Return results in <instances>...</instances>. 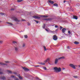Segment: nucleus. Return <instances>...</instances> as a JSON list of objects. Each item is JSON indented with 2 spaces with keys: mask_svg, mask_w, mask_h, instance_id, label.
<instances>
[{
  "mask_svg": "<svg viewBox=\"0 0 80 80\" xmlns=\"http://www.w3.org/2000/svg\"><path fill=\"white\" fill-rule=\"evenodd\" d=\"M11 77H12V78H14V77H15V76L12 75L11 76Z\"/></svg>",
  "mask_w": 80,
  "mask_h": 80,
  "instance_id": "nucleus-35",
  "label": "nucleus"
},
{
  "mask_svg": "<svg viewBox=\"0 0 80 80\" xmlns=\"http://www.w3.org/2000/svg\"><path fill=\"white\" fill-rule=\"evenodd\" d=\"M69 66L71 68H72L74 69H76V67H78V66L77 65H75L73 64H70L69 65Z\"/></svg>",
  "mask_w": 80,
  "mask_h": 80,
  "instance_id": "nucleus-2",
  "label": "nucleus"
},
{
  "mask_svg": "<svg viewBox=\"0 0 80 80\" xmlns=\"http://www.w3.org/2000/svg\"><path fill=\"white\" fill-rule=\"evenodd\" d=\"M5 63H10V62L9 61H5Z\"/></svg>",
  "mask_w": 80,
  "mask_h": 80,
  "instance_id": "nucleus-31",
  "label": "nucleus"
},
{
  "mask_svg": "<svg viewBox=\"0 0 80 80\" xmlns=\"http://www.w3.org/2000/svg\"><path fill=\"white\" fill-rule=\"evenodd\" d=\"M50 58H48L46 60L44 61V63H47V62H48V61H50Z\"/></svg>",
  "mask_w": 80,
  "mask_h": 80,
  "instance_id": "nucleus-9",
  "label": "nucleus"
},
{
  "mask_svg": "<svg viewBox=\"0 0 80 80\" xmlns=\"http://www.w3.org/2000/svg\"><path fill=\"white\" fill-rule=\"evenodd\" d=\"M44 48V51H47V49L46 48V47L45 46H42Z\"/></svg>",
  "mask_w": 80,
  "mask_h": 80,
  "instance_id": "nucleus-18",
  "label": "nucleus"
},
{
  "mask_svg": "<svg viewBox=\"0 0 80 80\" xmlns=\"http://www.w3.org/2000/svg\"><path fill=\"white\" fill-rule=\"evenodd\" d=\"M3 43V41H0V43L2 44Z\"/></svg>",
  "mask_w": 80,
  "mask_h": 80,
  "instance_id": "nucleus-36",
  "label": "nucleus"
},
{
  "mask_svg": "<svg viewBox=\"0 0 80 80\" xmlns=\"http://www.w3.org/2000/svg\"><path fill=\"white\" fill-rule=\"evenodd\" d=\"M74 44H75L76 45H78V44H79V42H78L75 41L74 42Z\"/></svg>",
  "mask_w": 80,
  "mask_h": 80,
  "instance_id": "nucleus-15",
  "label": "nucleus"
},
{
  "mask_svg": "<svg viewBox=\"0 0 80 80\" xmlns=\"http://www.w3.org/2000/svg\"><path fill=\"white\" fill-rule=\"evenodd\" d=\"M66 2H67V1H65V0H64V3H65Z\"/></svg>",
  "mask_w": 80,
  "mask_h": 80,
  "instance_id": "nucleus-50",
  "label": "nucleus"
},
{
  "mask_svg": "<svg viewBox=\"0 0 80 80\" xmlns=\"http://www.w3.org/2000/svg\"><path fill=\"white\" fill-rule=\"evenodd\" d=\"M24 37L25 38H28V36H27V35H24Z\"/></svg>",
  "mask_w": 80,
  "mask_h": 80,
  "instance_id": "nucleus-24",
  "label": "nucleus"
},
{
  "mask_svg": "<svg viewBox=\"0 0 80 80\" xmlns=\"http://www.w3.org/2000/svg\"><path fill=\"white\" fill-rule=\"evenodd\" d=\"M7 23L8 25H13V24H12V23L9 22H8Z\"/></svg>",
  "mask_w": 80,
  "mask_h": 80,
  "instance_id": "nucleus-17",
  "label": "nucleus"
},
{
  "mask_svg": "<svg viewBox=\"0 0 80 80\" xmlns=\"http://www.w3.org/2000/svg\"><path fill=\"white\" fill-rule=\"evenodd\" d=\"M43 69L45 70H47V68L46 67H43Z\"/></svg>",
  "mask_w": 80,
  "mask_h": 80,
  "instance_id": "nucleus-32",
  "label": "nucleus"
},
{
  "mask_svg": "<svg viewBox=\"0 0 80 80\" xmlns=\"http://www.w3.org/2000/svg\"><path fill=\"white\" fill-rule=\"evenodd\" d=\"M58 62V58L55 59L54 62L55 64H57Z\"/></svg>",
  "mask_w": 80,
  "mask_h": 80,
  "instance_id": "nucleus-8",
  "label": "nucleus"
},
{
  "mask_svg": "<svg viewBox=\"0 0 80 80\" xmlns=\"http://www.w3.org/2000/svg\"><path fill=\"white\" fill-rule=\"evenodd\" d=\"M64 58H65V57L63 56V57L59 58H58V60H60V59H64Z\"/></svg>",
  "mask_w": 80,
  "mask_h": 80,
  "instance_id": "nucleus-14",
  "label": "nucleus"
},
{
  "mask_svg": "<svg viewBox=\"0 0 80 80\" xmlns=\"http://www.w3.org/2000/svg\"><path fill=\"white\" fill-rule=\"evenodd\" d=\"M32 17L33 18H38V19H40V17L37 16H34Z\"/></svg>",
  "mask_w": 80,
  "mask_h": 80,
  "instance_id": "nucleus-7",
  "label": "nucleus"
},
{
  "mask_svg": "<svg viewBox=\"0 0 80 80\" xmlns=\"http://www.w3.org/2000/svg\"><path fill=\"white\" fill-rule=\"evenodd\" d=\"M65 68H62L63 70H65Z\"/></svg>",
  "mask_w": 80,
  "mask_h": 80,
  "instance_id": "nucleus-49",
  "label": "nucleus"
},
{
  "mask_svg": "<svg viewBox=\"0 0 80 80\" xmlns=\"http://www.w3.org/2000/svg\"><path fill=\"white\" fill-rule=\"evenodd\" d=\"M67 48L68 49H70V47L68 46L67 47Z\"/></svg>",
  "mask_w": 80,
  "mask_h": 80,
  "instance_id": "nucleus-45",
  "label": "nucleus"
},
{
  "mask_svg": "<svg viewBox=\"0 0 80 80\" xmlns=\"http://www.w3.org/2000/svg\"><path fill=\"white\" fill-rule=\"evenodd\" d=\"M7 71L8 72V73H12V72L11 71L7 70Z\"/></svg>",
  "mask_w": 80,
  "mask_h": 80,
  "instance_id": "nucleus-21",
  "label": "nucleus"
},
{
  "mask_svg": "<svg viewBox=\"0 0 80 80\" xmlns=\"http://www.w3.org/2000/svg\"><path fill=\"white\" fill-rule=\"evenodd\" d=\"M25 47H26L25 45V43H23L22 44V47H23V48H25Z\"/></svg>",
  "mask_w": 80,
  "mask_h": 80,
  "instance_id": "nucleus-20",
  "label": "nucleus"
},
{
  "mask_svg": "<svg viewBox=\"0 0 80 80\" xmlns=\"http://www.w3.org/2000/svg\"><path fill=\"white\" fill-rule=\"evenodd\" d=\"M40 65H44L45 64V63H43V62H41L40 63Z\"/></svg>",
  "mask_w": 80,
  "mask_h": 80,
  "instance_id": "nucleus-22",
  "label": "nucleus"
},
{
  "mask_svg": "<svg viewBox=\"0 0 80 80\" xmlns=\"http://www.w3.org/2000/svg\"><path fill=\"white\" fill-rule=\"evenodd\" d=\"M73 77L74 78H78V77L77 76H73Z\"/></svg>",
  "mask_w": 80,
  "mask_h": 80,
  "instance_id": "nucleus-25",
  "label": "nucleus"
},
{
  "mask_svg": "<svg viewBox=\"0 0 80 80\" xmlns=\"http://www.w3.org/2000/svg\"><path fill=\"white\" fill-rule=\"evenodd\" d=\"M73 18H74V19H76V20H77L78 18L76 16H73Z\"/></svg>",
  "mask_w": 80,
  "mask_h": 80,
  "instance_id": "nucleus-13",
  "label": "nucleus"
},
{
  "mask_svg": "<svg viewBox=\"0 0 80 80\" xmlns=\"http://www.w3.org/2000/svg\"><path fill=\"white\" fill-rule=\"evenodd\" d=\"M23 70H24L26 72H27L28 71H30V70L27 68H25L24 67H22Z\"/></svg>",
  "mask_w": 80,
  "mask_h": 80,
  "instance_id": "nucleus-6",
  "label": "nucleus"
},
{
  "mask_svg": "<svg viewBox=\"0 0 80 80\" xmlns=\"http://www.w3.org/2000/svg\"><path fill=\"white\" fill-rule=\"evenodd\" d=\"M22 1V0H18V2H21Z\"/></svg>",
  "mask_w": 80,
  "mask_h": 80,
  "instance_id": "nucleus-27",
  "label": "nucleus"
},
{
  "mask_svg": "<svg viewBox=\"0 0 80 80\" xmlns=\"http://www.w3.org/2000/svg\"><path fill=\"white\" fill-rule=\"evenodd\" d=\"M13 43H17V42H15V41H13Z\"/></svg>",
  "mask_w": 80,
  "mask_h": 80,
  "instance_id": "nucleus-42",
  "label": "nucleus"
},
{
  "mask_svg": "<svg viewBox=\"0 0 80 80\" xmlns=\"http://www.w3.org/2000/svg\"><path fill=\"white\" fill-rule=\"evenodd\" d=\"M34 21H35V22H36L37 23H38V21H36V20H34Z\"/></svg>",
  "mask_w": 80,
  "mask_h": 80,
  "instance_id": "nucleus-30",
  "label": "nucleus"
},
{
  "mask_svg": "<svg viewBox=\"0 0 80 80\" xmlns=\"http://www.w3.org/2000/svg\"><path fill=\"white\" fill-rule=\"evenodd\" d=\"M41 17L42 18H47V17H48V16L45 15H41Z\"/></svg>",
  "mask_w": 80,
  "mask_h": 80,
  "instance_id": "nucleus-12",
  "label": "nucleus"
},
{
  "mask_svg": "<svg viewBox=\"0 0 80 80\" xmlns=\"http://www.w3.org/2000/svg\"><path fill=\"white\" fill-rule=\"evenodd\" d=\"M30 23H29V22H28V25H30Z\"/></svg>",
  "mask_w": 80,
  "mask_h": 80,
  "instance_id": "nucleus-37",
  "label": "nucleus"
},
{
  "mask_svg": "<svg viewBox=\"0 0 80 80\" xmlns=\"http://www.w3.org/2000/svg\"><path fill=\"white\" fill-rule=\"evenodd\" d=\"M45 30H46V31H47V32H48V30L46 28H45Z\"/></svg>",
  "mask_w": 80,
  "mask_h": 80,
  "instance_id": "nucleus-41",
  "label": "nucleus"
},
{
  "mask_svg": "<svg viewBox=\"0 0 80 80\" xmlns=\"http://www.w3.org/2000/svg\"><path fill=\"white\" fill-rule=\"evenodd\" d=\"M78 67H80V64L78 65Z\"/></svg>",
  "mask_w": 80,
  "mask_h": 80,
  "instance_id": "nucleus-52",
  "label": "nucleus"
},
{
  "mask_svg": "<svg viewBox=\"0 0 80 80\" xmlns=\"http://www.w3.org/2000/svg\"><path fill=\"white\" fill-rule=\"evenodd\" d=\"M3 73L2 72H0V75H2V74H3Z\"/></svg>",
  "mask_w": 80,
  "mask_h": 80,
  "instance_id": "nucleus-39",
  "label": "nucleus"
},
{
  "mask_svg": "<svg viewBox=\"0 0 80 80\" xmlns=\"http://www.w3.org/2000/svg\"><path fill=\"white\" fill-rule=\"evenodd\" d=\"M1 79H2V80H5V79H6V78L5 77H1Z\"/></svg>",
  "mask_w": 80,
  "mask_h": 80,
  "instance_id": "nucleus-19",
  "label": "nucleus"
},
{
  "mask_svg": "<svg viewBox=\"0 0 80 80\" xmlns=\"http://www.w3.org/2000/svg\"><path fill=\"white\" fill-rule=\"evenodd\" d=\"M66 31V28H63L62 30V33H65V32Z\"/></svg>",
  "mask_w": 80,
  "mask_h": 80,
  "instance_id": "nucleus-11",
  "label": "nucleus"
},
{
  "mask_svg": "<svg viewBox=\"0 0 80 80\" xmlns=\"http://www.w3.org/2000/svg\"><path fill=\"white\" fill-rule=\"evenodd\" d=\"M54 6H55L56 7H58V4L57 3H55L53 4Z\"/></svg>",
  "mask_w": 80,
  "mask_h": 80,
  "instance_id": "nucleus-23",
  "label": "nucleus"
},
{
  "mask_svg": "<svg viewBox=\"0 0 80 80\" xmlns=\"http://www.w3.org/2000/svg\"><path fill=\"white\" fill-rule=\"evenodd\" d=\"M0 65H7L6 64L2 62H0Z\"/></svg>",
  "mask_w": 80,
  "mask_h": 80,
  "instance_id": "nucleus-16",
  "label": "nucleus"
},
{
  "mask_svg": "<svg viewBox=\"0 0 80 80\" xmlns=\"http://www.w3.org/2000/svg\"><path fill=\"white\" fill-rule=\"evenodd\" d=\"M58 38L57 36L56 35H55L53 37V39L54 40H57Z\"/></svg>",
  "mask_w": 80,
  "mask_h": 80,
  "instance_id": "nucleus-4",
  "label": "nucleus"
},
{
  "mask_svg": "<svg viewBox=\"0 0 80 80\" xmlns=\"http://www.w3.org/2000/svg\"><path fill=\"white\" fill-rule=\"evenodd\" d=\"M45 24H44L43 26H42V27L43 28H45Z\"/></svg>",
  "mask_w": 80,
  "mask_h": 80,
  "instance_id": "nucleus-26",
  "label": "nucleus"
},
{
  "mask_svg": "<svg viewBox=\"0 0 80 80\" xmlns=\"http://www.w3.org/2000/svg\"><path fill=\"white\" fill-rule=\"evenodd\" d=\"M58 30V29H57L56 30V32H57Z\"/></svg>",
  "mask_w": 80,
  "mask_h": 80,
  "instance_id": "nucleus-48",
  "label": "nucleus"
},
{
  "mask_svg": "<svg viewBox=\"0 0 80 80\" xmlns=\"http://www.w3.org/2000/svg\"><path fill=\"white\" fill-rule=\"evenodd\" d=\"M0 22H1L0 21Z\"/></svg>",
  "mask_w": 80,
  "mask_h": 80,
  "instance_id": "nucleus-53",
  "label": "nucleus"
},
{
  "mask_svg": "<svg viewBox=\"0 0 80 80\" xmlns=\"http://www.w3.org/2000/svg\"><path fill=\"white\" fill-rule=\"evenodd\" d=\"M22 21V22H23V21H26V20H25V19H22L21 20Z\"/></svg>",
  "mask_w": 80,
  "mask_h": 80,
  "instance_id": "nucleus-34",
  "label": "nucleus"
},
{
  "mask_svg": "<svg viewBox=\"0 0 80 80\" xmlns=\"http://www.w3.org/2000/svg\"><path fill=\"white\" fill-rule=\"evenodd\" d=\"M50 32H55L54 31H52L51 30H50Z\"/></svg>",
  "mask_w": 80,
  "mask_h": 80,
  "instance_id": "nucleus-47",
  "label": "nucleus"
},
{
  "mask_svg": "<svg viewBox=\"0 0 80 80\" xmlns=\"http://www.w3.org/2000/svg\"><path fill=\"white\" fill-rule=\"evenodd\" d=\"M62 28H63V27H62L61 26H60V30L62 29Z\"/></svg>",
  "mask_w": 80,
  "mask_h": 80,
  "instance_id": "nucleus-38",
  "label": "nucleus"
},
{
  "mask_svg": "<svg viewBox=\"0 0 80 80\" xmlns=\"http://www.w3.org/2000/svg\"><path fill=\"white\" fill-rule=\"evenodd\" d=\"M53 70H54L55 72H56V73L60 72L61 70V68H58L57 67H54L53 68Z\"/></svg>",
  "mask_w": 80,
  "mask_h": 80,
  "instance_id": "nucleus-1",
  "label": "nucleus"
},
{
  "mask_svg": "<svg viewBox=\"0 0 80 80\" xmlns=\"http://www.w3.org/2000/svg\"><path fill=\"white\" fill-rule=\"evenodd\" d=\"M15 50L16 52H18V46H15L14 47Z\"/></svg>",
  "mask_w": 80,
  "mask_h": 80,
  "instance_id": "nucleus-5",
  "label": "nucleus"
},
{
  "mask_svg": "<svg viewBox=\"0 0 80 80\" xmlns=\"http://www.w3.org/2000/svg\"><path fill=\"white\" fill-rule=\"evenodd\" d=\"M12 18L13 20H14L15 22H19L20 21V20H18L17 18L15 17H12Z\"/></svg>",
  "mask_w": 80,
  "mask_h": 80,
  "instance_id": "nucleus-3",
  "label": "nucleus"
},
{
  "mask_svg": "<svg viewBox=\"0 0 80 80\" xmlns=\"http://www.w3.org/2000/svg\"><path fill=\"white\" fill-rule=\"evenodd\" d=\"M0 15H4V13H0Z\"/></svg>",
  "mask_w": 80,
  "mask_h": 80,
  "instance_id": "nucleus-29",
  "label": "nucleus"
},
{
  "mask_svg": "<svg viewBox=\"0 0 80 80\" xmlns=\"http://www.w3.org/2000/svg\"><path fill=\"white\" fill-rule=\"evenodd\" d=\"M14 74H15V75H16L17 74V72H13Z\"/></svg>",
  "mask_w": 80,
  "mask_h": 80,
  "instance_id": "nucleus-46",
  "label": "nucleus"
},
{
  "mask_svg": "<svg viewBox=\"0 0 80 80\" xmlns=\"http://www.w3.org/2000/svg\"><path fill=\"white\" fill-rule=\"evenodd\" d=\"M19 78H20V79L21 80H22V77L21 76H19Z\"/></svg>",
  "mask_w": 80,
  "mask_h": 80,
  "instance_id": "nucleus-28",
  "label": "nucleus"
},
{
  "mask_svg": "<svg viewBox=\"0 0 80 80\" xmlns=\"http://www.w3.org/2000/svg\"><path fill=\"white\" fill-rule=\"evenodd\" d=\"M48 2L49 3H51L52 4H53V3H54V2L51 0H49Z\"/></svg>",
  "mask_w": 80,
  "mask_h": 80,
  "instance_id": "nucleus-10",
  "label": "nucleus"
},
{
  "mask_svg": "<svg viewBox=\"0 0 80 80\" xmlns=\"http://www.w3.org/2000/svg\"><path fill=\"white\" fill-rule=\"evenodd\" d=\"M68 33H69V34H70L71 33V32H70V31H68Z\"/></svg>",
  "mask_w": 80,
  "mask_h": 80,
  "instance_id": "nucleus-40",
  "label": "nucleus"
},
{
  "mask_svg": "<svg viewBox=\"0 0 80 80\" xmlns=\"http://www.w3.org/2000/svg\"><path fill=\"white\" fill-rule=\"evenodd\" d=\"M14 80H19V79L16 78H14Z\"/></svg>",
  "mask_w": 80,
  "mask_h": 80,
  "instance_id": "nucleus-33",
  "label": "nucleus"
},
{
  "mask_svg": "<svg viewBox=\"0 0 80 80\" xmlns=\"http://www.w3.org/2000/svg\"><path fill=\"white\" fill-rule=\"evenodd\" d=\"M34 67H40V66L39 65H38V66H34Z\"/></svg>",
  "mask_w": 80,
  "mask_h": 80,
  "instance_id": "nucleus-43",
  "label": "nucleus"
},
{
  "mask_svg": "<svg viewBox=\"0 0 80 80\" xmlns=\"http://www.w3.org/2000/svg\"><path fill=\"white\" fill-rule=\"evenodd\" d=\"M14 10V9H12L11 10Z\"/></svg>",
  "mask_w": 80,
  "mask_h": 80,
  "instance_id": "nucleus-51",
  "label": "nucleus"
},
{
  "mask_svg": "<svg viewBox=\"0 0 80 80\" xmlns=\"http://www.w3.org/2000/svg\"><path fill=\"white\" fill-rule=\"evenodd\" d=\"M55 28H58V26H57V25H56V26H55Z\"/></svg>",
  "mask_w": 80,
  "mask_h": 80,
  "instance_id": "nucleus-44",
  "label": "nucleus"
}]
</instances>
